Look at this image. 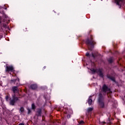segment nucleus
Here are the masks:
<instances>
[{"mask_svg":"<svg viewBox=\"0 0 125 125\" xmlns=\"http://www.w3.org/2000/svg\"><path fill=\"white\" fill-rule=\"evenodd\" d=\"M101 90L102 91V93H100L102 94V95L103 96V97L106 95V93L107 94H110V93H112V91H111V89L108 87V86L106 84H104L102 87L101 88Z\"/></svg>","mask_w":125,"mask_h":125,"instance_id":"obj_1","label":"nucleus"},{"mask_svg":"<svg viewBox=\"0 0 125 125\" xmlns=\"http://www.w3.org/2000/svg\"><path fill=\"white\" fill-rule=\"evenodd\" d=\"M93 37L92 35L90 36V40L87 39L85 43L87 44L88 46V48L89 50H91V49L90 48V45L93 46L94 44H96V42H95L94 41H93Z\"/></svg>","mask_w":125,"mask_h":125,"instance_id":"obj_2","label":"nucleus"},{"mask_svg":"<svg viewBox=\"0 0 125 125\" xmlns=\"http://www.w3.org/2000/svg\"><path fill=\"white\" fill-rule=\"evenodd\" d=\"M104 97L102 95V94L100 93L99 95V106L100 108H105V104H104Z\"/></svg>","mask_w":125,"mask_h":125,"instance_id":"obj_3","label":"nucleus"},{"mask_svg":"<svg viewBox=\"0 0 125 125\" xmlns=\"http://www.w3.org/2000/svg\"><path fill=\"white\" fill-rule=\"evenodd\" d=\"M19 98H21V97H16V95L14 94L12 96V99L10 100V105H12V106H14V104L17 102V101H18L19 100Z\"/></svg>","mask_w":125,"mask_h":125,"instance_id":"obj_4","label":"nucleus"},{"mask_svg":"<svg viewBox=\"0 0 125 125\" xmlns=\"http://www.w3.org/2000/svg\"><path fill=\"white\" fill-rule=\"evenodd\" d=\"M115 2L117 5H119V8H121V6L125 5V0H115Z\"/></svg>","mask_w":125,"mask_h":125,"instance_id":"obj_5","label":"nucleus"},{"mask_svg":"<svg viewBox=\"0 0 125 125\" xmlns=\"http://www.w3.org/2000/svg\"><path fill=\"white\" fill-rule=\"evenodd\" d=\"M97 73H98L100 77H101L102 78L104 77V70H103L102 69H97Z\"/></svg>","mask_w":125,"mask_h":125,"instance_id":"obj_6","label":"nucleus"},{"mask_svg":"<svg viewBox=\"0 0 125 125\" xmlns=\"http://www.w3.org/2000/svg\"><path fill=\"white\" fill-rule=\"evenodd\" d=\"M14 68L12 66H7L6 67V72H13Z\"/></svg>","mask_w":125,"mask_h":125,"instance_id":"obj_7","label":"nucleus"},{"mask_svg":"<svg viewBox=\"0 0 125 125\" xmlns=\"http://www.w3.org/2000/svg\"><path fill=\"white\" fill-rule=\"evenodd\" d=\"M12 90L14 93H18L19 92V89H18V87L17 86H13Z\"/></svg>","mask_w":125,"mask_h":125,"instance_id":"obj_8","label":"nucleus"},{"mask_svg":"<svg viewBox=\"0 0 125 125\" xmlns=\"http://www.w3.org/2000/svg\"><path fill=\"white\" fill-rule=\"evenodd\" d=\"M2 22H4V23H7L8 24L10 22L9 20L6 19H4L3 21H1V17H0V23H1Z\"/></svg>","mask_w":125,"mask_h":125,"instance_id":"obj_9","label":"nucleus"},{"mask_svg":"<svg viewBox=\"0 0 125 125\" xmlns=\"http://www.w3.org/2000/svg\"><path fill=\"white\" fill-rule=\"evenodd\" d=\"M36 115L38 117H41V116H42V110L38 109L36 113Z\"/></svg>","mask_w":125,"mask_h":125,"instance_id":"obj_10","label":"nucleus"},{"mask_svg":"<svg viewBox=\"0 0 125 125\" xmlns=\"http://www.w3.org/2000/svg\"><path fill=\"white\" fill-rule=\"evenodd\" d=\"M30 88H31V89H37V88H38V86H37V84H32L30 86Z\"/></svg>","mask_w":125,"mask_h":125,"instance_id":"obj_11","label":"nucleus"},{"mask_svg":"<svg viewBox=\"0 0 125 125\" xmlns=\"http://www.w3.org/2000/svg\"><path fill=\"white\" fill-rule=\"evenodd\" d=\"M11 83H14V84H16V85H18V83H19V81H18V83H16V80L13 79L11 80Z\"/></svg>","mask_w":125,"mask_h":125,"instance_id":"obj_12","label":"nucleus"},{"mask_svg":"<svg viewBox=\"0 0 125 125\" xmlns=\"http://www.w3.org/2000/svg\"><path fill=\"white\" fill-rule=\"evenodd\" d=\"M107 77L108 79H109L110 80L112 81V82H115V78H114L112 76H107Z\"/></svg>","mask_w":125,"mask_h":125,"instance_id":"obj_13","label":"nucleus"},{"mask_svg":"<svg viewBox=\"0 0 125 125\" xmlns=\"http://www.w3.org/2000/svg\"><path fill=\"white\" fill-rule=\"evenodd\" d=\"M88 103L89 105H91L92 104V100L90 98L88 99Z\"/></svg>","mask_w":125,"mask_h":125,"instance_id":"obj_14","label":"nucleus"},{"mask_svg":"<svg viewBox=\"0 0 125 125\" xmlns=\"http://www.w3.org/2000/svg\"><path fill=\"white\" fill-rule=\"evenodd\" d=\"M92 110H93V108L89 107L87 109V112H88V113H89V112H91L92 111Z\"/></svg>","mask_w":125,"mask_h":125,"instance_id":"obj_15","label":"nucleus"},{"mask_svg":"<svg viewBox=\"0 0 125 125\" xmlns=\"http://www.w3.org/2000/svg\"><path fill=\"white\" fill-rule=\"evenodd\" d=\"M113 61H114V59H113L112 58L109 59L108 60V62H109V63H112Z\"/></svg>","mask_w":125,"mask_h":125,"instance_id":"obj_16","label":"nucleus"},{"mask_svg":"<svg viewBox=\"0 0 125 125\" xmlns=\"http://www.w3.org/2000/svg\"><path fill=\"white\" fill-rule=\"evenodd\" d=\"M32 109H33V110H35V109H36V105H35V104H32Z\"/></svg>","mask_w":125,"mask_h":125,"instance_id":"obj_17","label":"nucleus"},{"mask_svg":"<svg viewBox=\"0 0 125 125\" xmlns=\"http://www.w3.org/2000/svg\"><path fill=\"white\" fill-rule=\"evenodd\" d=\"M20 111L21 112V113H23V112H24V107H21L20 109Z\"/></svg>","mask_w":125,"mask_h":125,"instance_id":"obj_18","label":"nucleus"},{"mask_svg":"<svg viewBox=\"0 0 125 125\" xmlns=\"http://www.w3.org/2000/svg\"><path fill=\"white\" fill-rule=\"evenodd\" d=\"M91 72H93V73H95V72L97 73V70H95L93 68L91 69Z\"/></svg>","mask_w":125,"mask_h":125,"instance_id":"obj_19","label":"nucleus"},{"mask_svg":"<svg viewBox=\"0 0 125 125\" xmlns=\"http://www.w3.org/2000/svg\"><path fill=\"white\" fill-rule=\"evenodd\" d=\"M79 124L80 125H83V124H84V122H83V121H81L79 122Z\"/></svg>","mask_w":125,"mask_h":125,"instance_id":"obj_20","label":"nucleus"},{"mask_svg":"<svg viewBox=\"0 0 125 125\" xmlns=\"http://www.w3.org/2000/svg\"><path fill=\"white\" fill-rule=\"evenodd\" d=\"M107 124L108 125H111V121H110V119H108V120L107 122Z\"/></svg>","mask_w":125,"mask_h":125,"instance_id":"obj_21","label":"nucleus"},{"mask_svg":"<svg viewBox=\"0 0 125 125\" xmlns=\"http://www.w3.org/2000/svg\"><path fill=\"white\" fill-rule=\"evenodd\" d=\"M5 99H6V101H8V99H9V96H6Z\"/></svg>","mask_w":125,"mask_h":125,"instance_id":"obj_22","label":"nucleus"},{"mask_svg":"<svg viewBox=\"0 0 125 125\" xmlns=\"http://www.w3.org/2000/svg\"><path fill=\"white\" fill-rule=\"evenodd\" d=\"M27 110H28V114H31V109H27Z\"/></svg>","mask_w":125,"mask_h":125,"instance_id":"obj_23","label":"nucleus"},{"mask_svg":"<svg viewBox=\"0 0 125 125\" xmlns=\"http://www.w3.org/2000/svg\"><path fill=\"white\" fill-rule=\"evenodd\" d=\"M24 31H25V32H26L27 31V28L25 27L23 29Z\"/></svg>","mask_w":125,"mask_h":125,"instance_id":"obj_24","label":"nucleus"},{"mask_svg":"<svg viewBox=\"0 0 125 125\" xmlns=\"http://www.w3.org/2000/svg\"><path fill=\"white\" fill-rule=\"evenodd\" d=\"M86 56H89V53H87L86 54Z\"/></svg>","mask_w":125,"mask_h":125,"instance_id":"obj_25","label":"nucleus"},{"mask_svg":"<svg viewBox=\"0 0 125 125\" xmlns=\"http://www.w3.org/2000/svg\"><path fill=\"white\" fill-rule=\"evenodd\" d=\"M92 57H94V55L93 54H92Z\"/></svg>","mask_w":125,"mask_h":125,"instance_id":"obj_26","label":"nucleus"},{"mask_svg":"<svg viewBox=\"0 0 125 125\" xmlns=\"http://www.w3.org/2000/svg\"><path fill=\"white\" fill-rule=\"evenodd\" d=\"M103 124H106V122H103Z\"/></svg>","mask_w":125,"mask_h":125,"instance_id":"obj_27","label":"nucleus"},{"mask_svg":"<svg viewBox=\"0 0 125 125\" xmlns=\"http://www.w3.org/2000/svg\"><path fill=\"white\" fill-rule=\"evenodd\" d=\"M5 19H6V17H5Z\"/></svg>","mask_w":125,"mask_h":125,"instance_id":"obj_28","label":"nucleus"}]
</instances>
